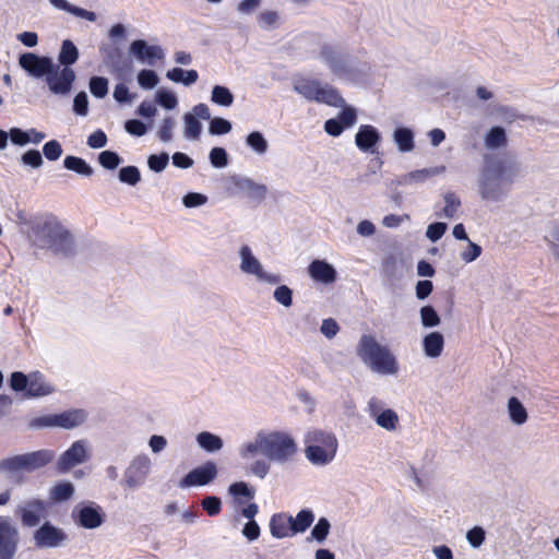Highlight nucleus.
Returning a JSON list of instances; mask_svg holds the SVG:
<instances>
[{
  "mask_svg": "<svg viewBox=\"0 0 559 559\" xmlns=\"http://www.w3.org/2000/svg\"><path fill=\"white\" fill-rule=\"evenodd\" d=\"M507 142V134L503 128L492 127L485 136V145L489 150L503 146Z\"/></svg>",
  "mask_w": 559,
  "mask_h": 559,
  "instance_id": "nucleus-37",
  "label": "nucleus"
},
{
  "mask_svg": "<svg viewBox=\"0 0 559 559\" xmlns=\"http://www.w3.org/2000/svg\"><path fill=\"white\" fill-rule=\"evenodd\" d=\"M44 509V504L39 500H34L27 503L26 507L21 508L22 521L27 526H35L40 521V514Z\"/></svg>",
  "mask_w": 559,
  "mask_h": 559,
  "instance_id": "nucleus-32",
  "label": "nucleus"
},
{
  "mask_svg": "<svg viewBox=\"0 0 559 559\" xmlns=\"http://www.w3.org/2000/svg\"><path fill=\"white\" fill-rule=\"evenodd\" d=\"M156 102L165 109H175L178 105V99L175 93L167 90H158L156 92Z\"/></svg>",
  "mask_w": 559,
  "mask_h": 559,
  "instance_id": "nucleus-53",
  "label": "nucleus"
},
{
  "mask_svg": "<svg viewBox=\"0 0 559 559\" xmlns=\"http://www.w3.org/2000/svg\"><path fill=\"white\" fill-rule=\"evenodd\" d=\"M230 181L237 189V192L245 194L252 201L262 202L266 197L267 187L255 182L249 177L235 175L230 178Z\"/></svg>",
  "mask_w": 559,
  "mask_h": 559,
  "instance_id": "nucleus-19",
  "label": "nucleus"
},
{
  "mask_svg": "<svg viewBox=\"0 0 559 559\" xmlns=\"http://www.w3.org/2000/svg\"><path fill=\"white\" fill-rule=\"evenodd\" d=\"M183 136L187 140H199L202 133V123L190 112L183 115Z\"/></svg>",
  "mask_w": 559,
  "mask_h": 559,
  "instance_id": "nucleus-35",
  "label": "nucleus"
},
{
  "mask_svg": "<svg viewBox=\"0 0 559 559\" xmlns=\"http://www.w3.org/2000/svg\"><path fill=\"white\" fill-rule=\"evenodd\" d=\"M118 178L122 183L135 186L141 181V173L136 166H124L119 169Z\"/></svg>",
  "mask_w": 559,
  "mask_h": 559,
  "instance_id": "nucleus-44",
  "label": "nucleus"
},
{
  "mask_svg": "<svg viewBox=\"0 0 559 559\" xmlns=\"http://www.w3.org/2000/svg\"><path fill=\"white\" fill-rule=\"evenodd\" d=\"M310 277L322 284H331L336 280V270L325 260H313L308 266Z\"/></svg>",
  "mask_w": 559,
  "mask_h": 559,
  "instance_id": "nucleus-22",
  "label": "nucleus"
},
{
  "mask_svg": "<svg viewBox=\"0 0 559 559\" xmlns=\"http://www.w3.org/2000/svg\"><path fill=\"white\" fill-rule=\"evenodd\" d=\"M211 165L215 168H224L228 165V154L223 147H213L209 155Z\"/></svg>",
  "mask_w": 559,
  "mask_h": 559,
  "instance_id": "nucleus-56",
  "label": "nucleus"
},
{
  "mask_svg": "<svg viewBox=\"0 0 559 559\" xmlns=\"http://www.w3.org/2000/svg\"><path fill=\"white\" fill-rule=\"evenodd\" d=\"M508 413L510 419L515 425H523L527 420V412L521 401L512 396L508 401Z\"/></svg>",
  "mask_w": 559,
  "mask_h": 559,
  "instance_id": "nucleus-34",
  "label": "nucleus"
},
{
  "mask_svg": "<svg viewBox=\"0 0 559 559\" xmlns=\"http://www.w3.org/2000/svg\"><path fill=\"white\" fill-rule=\"evenodd\" d=\"M175 126H176V121L173 117H170V116L165 117L158 128V131H157L158 139L164 143L171 142L174 139L173 131H174Z\"/></svg>",
  "mask_w": 559,
  "mask_h": 559,
  "instance_id": "nucleus-49",
  "label": "nucleus"
},
{
  "mask_svg": "<svg viewBox=\"0 0 559 559\" xmlns=\"http://www.w3.org/2000/svg\"><path fill=\"white\" fill-rule=\"evenodd\" d=\"M259 453L265 455L264 431H259L252 440L243 442L238 448V454L243 461L251 460Z\"/></svg>",
  "mask_w": 559,
  "mask_h": 559,
  "instance_id": "nucleus-24",
  "label": "nucleus"
},
{
  "mask_svg": "<svg viewBox=\"0 0 559 559\" xmlns=\"http://www.w3.org/2000/svg\"><path fill=\"white\" fill-rule=\"evenodd\" d=\"M445 170L444 166H437L430 168H423L409 171L407 174L397 176L391 181V186L395 187H418L430 178L442 174Z\"/></svg>",
  "mask_w": 559,
  "mask_h": 559,
  "instance_id": "nucleus-16",
  "label": "nucleus"
},
{
  "mask_svg": "<svg viewBox=\"0 0 559 559\" xmlns=\"http://www.w3.org/2000/svg\"><path fill=\"white\" fill-rule=\"evenodd\" d=\"M376 424L385 429L386 431H393L399 425V415L395 411L386 408L383 413L376 417Z\"/></svg>",
  "mask_w": 559,
  "mask_h": 559,
  "instance_id": "nucleus-41",
  "label": "nucleus"
},
{
  "mask_svg": "<svg viewBox=\"0 0 559 559\" xmlns=\"http://www.w3.org/2000/svg\"><path fill=\"white\" fill-rule=\"evenodd\" d=\"M63 165L67 169L75 171L82 176H92L93 168L81 157L67 156L63 160Z\"/></svg>",
  "mask_w": 559,
  "mask_h": 559,
  "instance_id": "nucleus-38",
  "label": "nucleus"
},
{
  "mask_svg": "<svg viewBox=\"0 0 559 559\" xmlns=\"http://www.w3.org/2000/svg\"><path fill=\"white\" fill-rule=\"evenodd\" d=\"M265 456L273 462L284 464L292 461L297 453L295 440L285 432H264Z\"/></svg>",
  "mask_w": 559,
  "mask_h": 559,
  "instance_id": "nucleus-6",
  "label": "nucleus"
},
{
  "mask_svg": "<svg viewBox=\"0 0 559 559\" xmlns=\"http://www.w3.org/2000/svg\"><path fill=\"white\" fill-rule=\"evenodd\" d=\"M74 493V486L70 481L57 484L51 490V497L55 501L69 500Z\"/></svg>",
  "mask_w": 559,
  "mask_h": 559,
  "instance_id": "nucleus-46",
  "label": "nucleus"
},
{
  "mask_svg": "<svg viewBox=\"0 0 559 559\" xmlns=\"http://www.w3.org/2000/svg\"><path fill=\"white\" fill-rule=\"evenodd\" d=\"M419 314L424 328H436L441 322V319L437 313L436 309L430 305L421 307L419 310Z\"/></svg>",
  "mask_w": 559,
  "mask_h": 559,
  "instance_id": "nucleus-43",
  "label": "nucleus"
},
{
  "mask_svg": "<svg viewBox=\"0 0 559 559\" xmlns=\"http://www.w3.org/2000/svg\"><path fill=\"white\" fill-rule=\"evenodd\" d=\"M211 100L216 105L229 107L234 103V95L228 87L214 85L211 93Z\"/></svg>",
  "mask_w": 559,
  "mask_h": 559,
  "instance_id": "nucleus-39",
  "label": "nucleus"
},
{
  "mask_svg": "<svg viewBox=\"0 0 559 559\" xmlns=\"http://www.w3.org/2000/svg\"><path fill=\"white\" fill-rule=\"evenodd\" d=\"M20 542L16 526L9 518L0 515V559H13Z\"/></svg>",
  "mask_w": 559,
  "mask_h": 559,
  "instance_id": "nucleus-11",
  "label": "nucleus"
},
{
  "mask_svg": "<svg viewBox=\"0 0 559 559\" xmlns=\"http://www.w3.org/2000/svg\"><path fill=\"white\" fill-rule=\"evenodd\" d=\"M53 392V386L45 380L39 371L29 373V383L25 393L26 397H41Z\"/></svg>",
  "mask_w": 559,
  "mask_h": 559,
  "instance_id": "nucleus-23",
  "label": "nucleus"
},
{
  "mask_svg": "<svg viewBox=\"0 0 559 559\" xmlns=\"http://www.w3.org/2000/svg\"><path fill=\"white\" fill-rule=\"evenodd\" d=\"M305 442L307 444L306 457L313 465H326L335 457L338 443L332 432L311 430L306 435Z\"/></svg>",
  "mask_w": 559,
  "mask_h": 559,
  "instance_id": "nucleus-4",
  "label": "nucleus"
},
{
  "mask_svg": "<svg viewBox=\"0 0 559 559\" xmlns=\"http://www.w3.org/2000/svg\"><path fill=\"white\" fill-rule=\"evenodd\" d=\"M152 469V461L146 454L135 455L123 472L122 485L128 489L142 487Z\"/></svg>",
  "mask_w": 559,
  "mask_h": 559,
  "instance_id": "nucleus-8",
  "label": "nucleus"
},
{
  "mask_svg": "<svg viewBox=\"0 0 559 559\" xmlns=\"http://www.w3.org/2000/svg\"><path fill=\"white\" fill-rule=\"evenodd\" d=\"M169 162V155L167 153L153 154L147 158V165L151 170L155 173L163 171Z\"/></svg>",
  "mask_w": 559,
  "mask_h": 559,
  "instance_id": "nucleus-58",
  "label": "nucleus"
},
{
  "mask_svg": "<svg viewBox=\"0 0 559 559\" xmlns=\"http://www.w3.org/2000/svg\"><path fill=\"white\" fill-rule=\"evenodd\" d=\"M393 141L402 153L414 150V132L406 127H399L393 132Z\"/></svg>",
  "mask_w": 559,
  "mask_h": 559,
  "instance_id": "nucleus-31",
  "label": "nucleus"
},
{
  "mask_svg": "<svg viewBox=\"0 0 559 559\" xmlns=\"http://www.w3.org/2000/svg\"><path fill=\"white\" fill-rule=\"evenodd\" d=\"M159 82V78L154 70L143 69L138 73V83L143 90H152Z\"/></svg>",
  "mask_w": 559,
  "mask_h": 559,
  "instance_id": "nucleus-48",
  "label": "nucleus"
},
{
  "mask_svg": "<svg viewBox=\"0 0 559 559\" xmlns=\"http://www.w3.org/2000/svg\"><path fill=\"white\" fill-rule=\"evenodd\" d=\"M72 518L78 525L86 530L97 528L105 521L103 509L95 502L78 504L72 512Z\"/></svg>",
  "mask_w": 559,
  "mask_h": 559,
  "instance_id": "nucleus-12",
  "label": "nucleus"
},
{
  "mask_svg": "<svg viewBox=\"0 0 559 559\" xmlns=\"http://www.w3.org/2000/svg\"><path fill=\"white\" fill-rule=\"evenodd\" d=\"M10 388L15 392L27 391L29 383V374L26 376L21 371H14L10 376Z\"/></svg>",
  "mask_w": 559,
  "mask_h": 559,
  "instance_id": "nucleus-55",
  "label": "nucleus"
},
{
  "mask_svg": "<svg viewBox=\"0 0 559 559\" xmlns=\"http://www.w3.org/2000/svg\"><path fill=\"white\" fill-rule=\"evenodd\" d=\"M105 53V63L110 71L120 80H126L132 72V62L122 57V52L118 48H100Z\"/></svg>",
  "mask_w": 559,
  "mask_h": 559,
  "instance_id": "nucleus-21",
  "label": "nucleus"
},
{
  "mask_svg": "<svg viewBox=\"0 0 559 559\" xmlns=\"http://www.w3.org/2000/svg\"><path fill=\"white\" fill-rule=\"evenodd\" d=\"M19 64L32 76L46 79L55 62L50 57L26 52L20 56Z\"/></svg>",
  "mask_w": 559,
  "mask_h": 559,
  "instance_id": "nucleus-14",
  "label": "nucleus"
},
{
  "mask_svg": "<svg viewBox=\"0 0 559 559\" xmlns=\"http://www.w3.org/2000/svg\"><path fill=\"white\" fill-rule=\"evenodd\" d=\"M381 141V134L378 129L371 124H361L355 135L357 148L364 153H378V144Z\"/></svg>",
  "mask_w": 559,
  "mask_h": 559,
  "instance_id": "nucleus-20",
  "label": "nucleus"
},
{
  "mask_svg": "<svg viewBox=\"0 0 559 559\" xmlns=\"http://www.w3.org/2000/svg\"><path fill=\"white\" fill-rule=\"evenodd\" d=\"M552 254L559 260V227H554L548 235L545 236Z\"/></svg>",
  "mask_w": 559,
  "mask_h": 559,
  "instance_id": "nucleus-64",
  "label": "nucleus"
},
{
  "mask_svg": "<svg viewBox=\"0 0 559 559\" xmlns=\"http://www.w3.org/2000/svg\"><path fill=\"white\" fill-rule=\"evenodd\" d=\"M314 513L310 509L300 510L296 516L289 515L292 535L305 533L313 523Z\"/></svg>",
  "mask_w": 559,
  "mask_h": 559,
  "instance_id": "nucleus-28",
  "label": "nucleus"
},
{
  "mask_svg": "<svg viewBox=\"0 0 559 559\" xmlns=\"http://www.w3.org/2000/svg\"><path fill=\"white\" fill-rule=\"evenodd\" d=\"M331 523L326 518H320L311 530V538L319 544L325 542L330 534Z\"/></svg>",
  "mask_w": 559,
  "mask_h": 559,
  "instance_id": "nucleus-45",
  "label": "nucleus"
},
{
  "mask_svg": "<svg viewBox=\"0 0 559 559\" xmlns=\"http://www.w3.org/2000/svg\"><path fill=\"white\" fill-rule=\"evenodd\" d=\"M108 80L104 76H92L90 79V91L96 98H104L108 94Z\"/></svg>",
  "mask_w": 559,
  "mask_h": 559,
  "instance_id": "nucleus-47",
  "label": "nucleus"
},
{
  "mask_svg": "<svg viewBox=\"0 0 559 559\" xmlns=\"http://www.w3.org/2000/svg\"><path fill=\"white\" fill-rule=\"evenodd\" d=\"M217 476V466L213 461L191 469L178 484L180 488L204 486L213 481Z\"/></svg>",
  "mask_w": 559,
  "mask_h": 559,
  "instance_id": "nucleus-13",
  "label": "nucleus"
},
{
  "mask_svg": "<svg viewBox=\"0 0 559 559\" xmlns=\"http://www.w3.org/2000/svg\"><path fill=\"white\" fill-rule=\"evenodd\" d=\"M228 493L233 496L238 503H241V501L238 500L239 497L248 499H252L254 497V491L245 481H236L229 485Z\"/></svg>",
  "mask_w": 559,
  "mask_h": 559,
  "instance_id": "nucleus-50",
  "label": "nucleus"
},
{
  "mask_svg": "<svg viewBox=\"0 0 559 559\" xmlns=\"http://www.w3.org/2000/svg\"><path fill=\"white\" fill-rule=\"evenodd\" d=\"M22 471H25L23 454L0 460V473L14 475Z\"/></svg>",
  "mask_w": 559,
  "mask_h": 559,
  "instance_id": "nucleus-36",
  "label": "nucleus"
},
{
  "mask_svg": "<svg viewBox=\"0 0 559 559\" xmlns=\"http://www.w3.org/2000/svg\"><path fill=\"white\" fill-rule=\"evenodd\" d=\"M293 90L309 102H317L332 107L344 106V98L337 90L329 84H321L318 80L295 79Z\"/></svg>",
  "mask_w": 559,
  "mask_h": 559,
  "instance_id": "nucleus-5",
  "label": "nucleus"
},
{
  "mask_svg": "<svg viewBox=\"0 0 559 559\" xmlns=\"http://www.w3.org/2000/svg\"><path fill=\"white\" fill-rule=\"evenodd\" d=\"M521 174V163L513 157L486 160L477 178L480 199L491 203L501 202Z\"/></svg>",
  "mask_w": 559,
  "mask_h": 559,
  "instance_id": "nucleus-1",
  "label": "nucleus"
},
{
  "mask_svg": "<svg viewBox=\"0 0 559 559\" xmlns=\"http://www.w3.org/2000/svg\"><path fill=\"white\" fill-rule=\"evenodd\" d=\"M270 533L278 539L293 536L290 533L289 515L286 513L274 514L270 520Z\"/></svg>",
  "mask_w": 559,
  "mask_h": 559,
  "instance_id": "nucleus-29",
  "label": "nucleus"
},
{
  "mask_svg": "<svg viewBox=\"0 0 559 559\" xmlns=\"http://www.w3.org/2000/svg\"><path fill=\"white\" fill-rule=\"evenodd\" d=\"M231 123L227 119L215 117L211 119L209 132L212 135H222L231 131Z\"/></svg>",
  "mask_w": 559,
  "mask_h": 559,
  "instance_id": "nucleus-54",
  "label": "nucleus"
},
{
  "mask_svg": "<svg viewBox=\"0 0 559 559\" xmlns=\"http://www.w3.org/2000/svg\"><path fill=\"white\" fill-rule=\"evenodd\" d=\"M239 270L246 274L254 276L257 281L270 285H277L282 282V277L277 274L269 273L264 270L260 260L253 254L248 245H242L239 248Z\"/></svg>",
  "mask_w": 559,
  "mask_h": 559,
  "instance_id": "nucleus-7",
  "label": "nucleus"
},
{
  "mask_svg": "<svg viewBox=\"0 0 559 559\" xmlns=\"http://www.w3.org/2000/svg\"><path fill=\"white\" fill-rule=\"evenodd\" d=\"M444 207L440 216L452 219L456 216L461 207V200L454 192H447L443 195Z\"/></svg>",
  "mask_w": 559,
  "mask_h": 559,
  "instance_id": "nucleus-40",
  "label": "nucleus"
},
{
  "mask_svg": "<svg viewBox=\"0 0 559 559\" xmlns=\"http://www.w3.org/2000/svg\"><path fill=\"white\" fill-rule=\"evenodd\" d=\"M43 153L48 160H57L62 155L61 144L57 140H50L44 144Z\"/></svg>",
  "mask_w": 559,
  "mask_h": 559,
  "instance_id": "nucleus-62",
  "label": "nucleus"
},
{
  "mask_svg": "<svg viewBox=\"0 0 559 559\" xmlns=\"http://www.w3.org/2000/svg\"><path fill=\"white\" fill-rule=\"evenodd\" d=\"M23 456H24L25 472H34L35 469L44 467L48 463H50L55 457V453L51 450H38V451L25 453V454H23Z\"/></svg>",
  "mask_w": 559,
  "mask_h": 559,
  "instance_id": "nucleus-25",
  "label": "nucleus"
},
{
  "mask_svg": "<svg viewBox=\"0 0 559 559\" xmlns=\"http://www.w3.org/2000/svg\"><path fill=\"white\" fill-rule=\"evenodd\" d=\"M481 252L483 249L479 245L468 240L467 248L460 253V257L465 263H471L478 259Z\"/></svg>",
  "mask_w": 559,
  "mask_h": 559,
  "instance_id": "nucleus-63",
  "label": "nucleus"
},
{
  "mask_svg": "<svg viewBox=\"0 0 559 559\" xmlns=\"http://www.w3.org/2000/svg\"><path fill=\"white\" fill-rule=\"evenodd\" d=\"M130 52L142 63L154 66L156 60L165 58L163 48L158 45H148L144 39H135L130 45Z\"/></svg>",
  "mask_w": 559,
  "mask_h": 559,
  "instance_id": "nucleus-18",
  "label": "nucleus"
},
{
  "mask_svg": "<svg viewBox=\"0 0 559 559\" xmlns=\"http://www.w3.org/2000/svg\"><path fill=\"white\" fill-rule=\"evenodd\" d=\"M203 510L210 515L215 516L222 510V501L216 496H207L201 501Z\"/></svg>",
  "mask_w": 559,
  "mask_h": 559,
  "instance_id": "nucleus-60",
  "label": "nucleus"
},
{
  "mask_svg": "<svg viewBox=\"0 0 559 559\" xmlns=\"http://www.w3.org/2000/svg\"><path fill=\"white\" fill-rule=\"evenodd\" d=\"M80 53L78 47L70 39H64L58 53V63L62 68H71L78 60Z\"/></svg>",
  "mask_w": 559,
  "mask_h": 559,
  "instance_id": "nucleus-30",
  "label": "nucleus"
},
{
  "mask_svg": "<svg viewBox=\"0 0 559 559\" xmlns=\"http://www.w3.org/2000/svg\"><path fill=\"white\" fill-rule=\"evenodd\" d=\"M86 460V443L84 440H78L60 455L57 467L60 473H67L74 466L84 463Z\"/></svg>",
  "mask_w": 559,
  "mask_h": 559,
  "instance_id": "nucleus-17",
  "label": "nucleus"
},
{
  "mask_svg": "<svg viewBox=\"0 0 559 559\" xmlns=\"http://www.w3.org/2000/svg\"><path fill=\"white\" fill-rule=\"evenodd\" d=\"M98 163L104 168L114 170L121 164V157L114 151H103L98 155Z\"/></svg>",
  "mask_w": 559,
  "mask_h": 559,
  "instance_id": "nucleus-52",
  "label": "nucleus"
},
{
  "mask_svg": "<svg viewBox=\"0 0 559 559\" xmlns=\"http://www.w3.org/2000/svg\"><path fill=\"white\" fill-rule=\"evenodd\" d=\"M319 58L333 74L340 78L348 76L353 72L348 56L334 46L323 45L319 51Z\"/></svg>",
  "mask_w": 559,
  "mask_h": 559,
  "instance_id": "nucleus-9",
  "label": "nucleus"
},
{
  "mask_svg": "<svg viewBox=\"0 0 559 559\" xmlns=\"http://www.w3.org/2000/svg\"><path fill=\"white\" fill-rule=\"evenodd\" d=\"M444 337L440 332H430L423 338L424 353L429 358H437L442 354Z\"/></svg>",
  "mask_w": 559,
  "mask_h": 559,
  "instance_id": "nucleus-27",
  "label": "nucleus"
},
{
  "mask_svg": "<svg viewBox=\"0 0 559 559\" xmlns=\"http://www.w3.org/2000/svg\"><path fill=\"white\" fill-rule=\"evenodd\" d=\"M342 111L338 112L336 120H340L341 126L345 129H349L357 122V111L354 107L342 106Z\"/></svg>",
  "mask_w": 559,
  "mask_h": 559,
  "instance_id": "nucleus-51",
  "label": "nucleus"
},
{
  "mask_svg": "<svg viewBox=\"0 0 559 559\" xmlns=\"http://www.w3.org/2000/svg\"><path fill=\"white\" fill-rule=\"evenodd\" d=\"M67 540V534L51 525L49 522L44 523L34 533V543L37 548H57Z\"/></svg>",
  "mask_w": 559,
  "mask_h": 559,
  "instance_id": "nucleus-15",
  "label": "nucleus"
},
{
  "mask_svg": "<svg viewBox=\"0 0 559 559\" xmlns=\"http://www.w3.org/2000/svg\"><path fill=\"white\" fill-rule=\"evenodd\" d=\"M197 442L201 449L210 453L222 450L224 445L223 439L219 436L209 431L198 433Z\"/></svg>",
  "mask_w": 559,
  "mask_h": 559,
  "instance_id": "nucleus-33",
  "label": "nucleus"
},
{
  "mask_svg": "<svg viewBox=\"0 0 559 559\" xmlns=\"http://www.w3.org/2000/svg\"><path fill=\"white\" fill-rule=\"evenodd\" d=\"M21 163L24 166H29L32 168H39L44 160L39 151L37 150H28L21 156Z\"/></svg>",
  "mask_w": 559,
  "mask_h": 559,
  "instance_id": "nucleus-59",
  "label": "nucleus"
},
{
  "mask_svg": "<svg viewBox=\"0 0 559 559\" xmlns=\"http://www.w3.org/2000/svg\"><path fill=\"white\" fill-rule=\"evenodd\" d=\"M246 144L258 155H263L269 148V143L260 131H253L246 138Z\"/></svg>",
  "mask_w": 559,
  "mask_h": 559,
  "instance_id": "nucleus-42",
  "label": "nucleus"
},
{
  "mask_svg": "<svg viewBox=\"0 0 559 559\" xmlns=\"http://www.w3.org/2000/svg\"><path fill=\"white\" fill-rule=\"evenodd\" d=\"M274 299L282 306L288 308L293 305V290L286 286H277L273 293Z\"/></svg>",
  "mask_w": 559,
  "mask_h": 559,
  "instance_id": "nucleus-57",
  "label": "nucleus"
},
{
  "mask_svg": "<svg viewBox=\"0 0 559 559\" xmlns=\"http://www.w3.org/2000/svg\"><path fill=\"white\" fill-rule=\"evenodd\" d=\"M27 236L33 246L50 250L57 255L69 257L75 251L72 233L50 213L34 217L29 222Z\"/></svg>",
  "mask_w": 559,
  "mask_h": 559,
  "instance_id": "nucleus-2",
  "label": "nucleus"
},
{
  "mask_svg": "<svg viewBox=\"0 0 559 559\" xmlns=\"http://www.w3.org/2000/svg\"><path fill=\"white\" fill-rule=\"evenodd\" d=\"M357 356L372 371L381 376H396L400 365L388 346L381 345L373 335H361Z\"/></svg>",
  "mask_w": 559,
  "mask_h": 559,
  "instance_id": "nucleus-3",
  "label": "nucleus"
},
{
  "mask_svg": "<svg viewBox=\"0 0 559 559\" xmlns=\"http://www.w3.org/2000/svg\"><path fill=\"white\" fill-rule=\"evenodd\" d=\"M86 419V414L83 409H72L61 414H55L56 427L64 429H73L82 425Z\"/></svg>",
  "mask_w": 559,
  "mask_h": 559,
  "instance_id": "nucleus-26",
  "label": "nucleus"
},
{
  "mask_svg": "<svg viewBox=\"0 0 559 559\" xmlns=\"http://www.w3.org/2000/svg\"><path fill=\"white\" fill-rule=\"evenodd\" d=\"M486 532L481 526H474L466 533V539L473 548H479L485 542Z\"/></svg>",
  "mask_w": 559,
  "mask_h": 559,
  "instance_id": "nucleus-61",
  "label": "nucleus"
},
{
  "mask_svg": "<svg viewBox=\"0 0 559 559\" xmlns=\"http://www.w3.org/2000/svg\"><path fill=\"white\" fill-rule=\"evenodd\" d=\"M76 75L72 68H62L55 63L45 81L51 94L66 96L72 91Z\"/></svg>",
  "mask_w": 559,
  "mask_h": 559,
  "instance_id": "nucleus-10",
  "label": "nucleus"
}]
</instances>
